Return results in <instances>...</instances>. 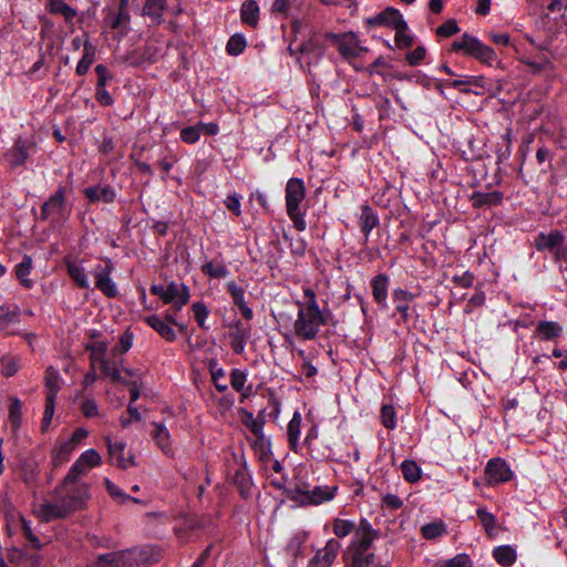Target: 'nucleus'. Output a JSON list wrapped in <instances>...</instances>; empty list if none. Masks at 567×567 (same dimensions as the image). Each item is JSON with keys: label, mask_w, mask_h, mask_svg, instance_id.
I'll return each mask as SVG.
<instances>
[{"label": "nucleus", "mask_w": 567, "mask_h": 567, "mask_svg": "<svg viewBox=\"0 0 567 567\" xmlns=\"http://www.w3.org/2000/svg\"><path fill=\"white\" fill-rule=\"evenodd\" d=\"M2 373L6 377L13 375L19 368V360L16 357L6 355L1 360Z\"/></svg>", "instance_id": "obj_60"}, {"label": "nucleus", "mask_w": 567, "mask_h": 567, "mask_svg": "<svg viewBox=\"0 0 567 567\" xmlns=\"http://www.w3.org/2000/svg\"><path fill=\"white\" fill-rule=\"evenodd\" d=\"M76 450L75 445L69 442L66 439L60 437L52 445L50 460L54 467H59L68 463Z\"/></svg>", "instance_id": "obj_15"}, {"label": "nucleus", "mask_w": 567, "mask_h": 567, "mask_svg": "<svg viewBox=\"0 0 567 567\" xmlns=\"http://www.w3.org/2000/svg\"><path fill=\"white\" fill-rule=\"evenodd\" d=\"M247 373L240 369H233L229 375L230 385L234 390H241L246 383Z\"/></svg>", "instance_id": "obj_58"}, {"label": "nucleus", "mask_w": 567, "mask_h": 567, "mask_svg": "<svg viewBox=\"0 0 567 567\" xmlns=\"http://www.w3.org/2000/svg\"><path fill=\"white\" fill-rule=\"evenodd\" d=\"M227 291L233 298L234 303L239 308L245 319L250 320L252 318V310L247 306L245 301V289L238 286L235 281H229L226 285Z\"/></svg>", "instance_id": "obj_22"}, {"label": "nucleus", "mask_w": 567, "mask_h": 567, "mask_svg": "<svg viewBox=\"0 0 567 567\" xmlns=\"http://www.w3.org/2000/svg\"><path fill=\"white\" fill-rule=\"evenodd\" d=\"M370 24L374 25H390L393 29L406 28V22L403 20L402 14L394 8H386L375 17L368 20Z\"/></svg>", "instance_id": "obj_18"}, {"label": "nucleus", "mask_w": 567, "mask_h": 567, "mask_svg": "<svg viewBox=\"0 0 567 567\" xmlns=\"http://www.w3.org/2000/svg\"><path fill=\"white\" fill-rule=\"evenodd\" d=\"M393 301L396 303V311L402 315L404 319L408 318L409 302L412 300L413 295L404 289H395L393 291Z\"/></svg>", "instance_id": "obj_37"}, {"label": "nucleus", "mask_w": 567, "mask_h": 567, "mask_svg": "<svg viewBox=\"0 0 567 567\" xmlns=\"http://www.w3.org/2000/svg\"><path fill=\"white\" fill-rule=\"evenodd\" d=\"M240 414L243 423L250 430V432L256 437L262 439L265 421L262 419L255 417L254 414L247 410H241Z\"/></svg>", "instance_id": "obj_31"}, {"label": "nucleus", "mask_w": 567, "mask_h": 567, "mask_svg": "<svg viewBox=\"0 0 567 567\" xmlns=\"http://www.w3.org/2000/svg\"><path fill=\"white\" fill-rule=\"evenodd\" d=\"M38 465L35 463H24L21 468V476L25 484L31 485L38 476Z\"/></svg>", "instance_id": "obj_55"}, {"label": "nucleus", "mask_w": 567, "mask_h": 567, "mask_svg": "<svg viewBox=\"0 0 567 567\" xmlns=\"http://www.w3.org/2000/svg\"><path fill=\"white\" fill-rule=\"evenodd\" d=\"M523 63L528 66L529 71L533 73H540L544 71L551 70L553 63L548 55L540 54L534 58H526L523 60Z\"/></svg>", "instance_id": "obj_33"}, {"label": "nucleus", "mask_w": 567, "mask_h": 567, "mask_svg": "<svg viewBox=\"0 0 567 567\" xmlns=\"http://www.w3.org/2000/svg\"><path fill=\"white\" fill-rule=\"evenodd\" d=\"M35 150V144L22 137H18L11 150V164L12 166H22L27 162L31 152Z\"/></svg>", "instance_id": "obj_19"}, {"label": "nucleus", "mask_w": 567, "mask_h": 567, "mask_svg": "<svg viewBox=\"0 0 567 567\" xmlns=\"http://www.w3.org/2000/svg\"><path fill=\"white\" fill-rule=\"evenodd\" d=\"M324 323L326 319L320 309H306L298 307L292 331L300 340H313L318 336L321 326Z\"/></svg>", "instance_id": "obj_4"}, {"label": "nucleus", "mask_w": 567, "mask_h": 567, "mask_svg": "<svg viewBox=\"0 0 567 567\" xmlns=\"http://www.w3.org/2000/svg\"><path fill=\"white\" fill-rule=\"evenodd\" d=\"M144 321L152 327L163 339L172 342L176 339V333L173 328L156 315L147 316Z\"/></svg>", "instance_id": "obj_25"}, {"label": "nucleus", "mask_w": 567, "mask_h": 567, "mask_svg": "<svg viewBox=\"0 0 567 567\" xmlns=\"http://www.w3.org/2000/svg\"><path fill=\"white\" fill-rule=\"evenodd\" d=\"M95 60V47L91 43L89 37L84 40V50L83 55L80 61L84 62L87 65H92Z\"/></svg>", "instance_id": "obj_63"}, {"label": "nucleus", "mask_w": 567, "mask_h": 567, "mask_svg": "<svg viewBox=\"0 0 567 567\" xmlns=\"http://www.w3.org/2000/svg\"><path fill=\"white\" fill-rule=\"evenodd\" d=\"M240 199L241 197L237 193H231L227 195L224 204L231 213H234L236 216H239L241 214Z\"/></svg>", "instance_id": "obj_61"}, {"label": "nucleus", "mask_w": 567, "mask_h": 567, "mask_svg": "<svg viewBox=\"0 0 567 567\" xmlns=\"http://www.w3.org/2000/svg\"><path fill=\"white\" fill-rule=\"evenodd\" d=\"M109 453L116 464L122 468H127L133 464V456H125V444L121 442H112L110 437L106 439Z\"/></svg>", "instance_id": "obj_24"}, {"label": "nucleus", "mask_w": 567, "mask_h": 567, "mask_svg": "<svg viewBox=\"0 0 567 567\" xmlns=\"http://www.w3.org/2000/svg\"><path fill=\"white\" fill-rule=\"evenodd\" d=\"M47 10L52 14H61L68 22H71L76 16V10L63 0H49L47 2Z\"/></svg>", "instance_id": "obj_29"}, {"label": "nucleus", "mask_w": 567, "mask_h": 567, "mask_svg": "<svg viewBox=\"0 0 567 567\" xmlns=\"http://www.w3.org/2000/svg\"><path fill=\"white\" fill-rule=\"evenodd\" d=\"M426 50L424 47H416L413 51L409 52L406 60L411 65H417L425 58Z\"/></svg>", "instance_id": "obj_64"}, {"label": "nucleus", "mask_w": 567, "mask_h": 567, "mask_svg": "<svg viewBox=\"0 0 567 567\" xmlns=\"http://www.w3.org/2000/svg\"><path fill=\"white\" fill-rule=\"evenodd\" d=\"M89 497V487L85 483L74 480L66 484V476L55 489V501L40 504L35 513L40 519L50 522L63 518L81 509Z\"/></svg>", "instance_id": "obj_1"}, {"label": "nucleus", "mask_w": 567, "mask_h": 567, "mask_svg": "<svg viewBox=\"0 0 567 567\" xmlns=\"http://www.w3.org/2000/svg\"><path fill=\"white\" fill-rule=\"evenodd\" d=\"M200 134L202 132L198 124L195 126H187L181 131V140L187 144H194L199 140Z\"/></svg>", "instance_id": "obj_54"}, {"label": "nucleus", "mask_w": 567, "mask_h": 567, "mask_svg": "<svg viewBox=\"0 0 567 567\" xmlns=\"http://www.w3.org/2000/svg\"><path fill=\"white\" fill-rule=\"evenodd\" d=\"M150 291L164 303L172 305L176 311H179L190 299L189 288L177 281H171L167 286L152 285Z\"/></svg>", "instance_id": "obj_5"}, {"label": "nucleus", "mask_w": 567, "mask_h": 567, "mask_svg": "<svg viewBox=\"0 0 567 567\" xmlns=\"http://www.w3.org/2000/svg\"><path fill=\"white\" fill-rule=\"evenodd\" d=\"M66 268L70 277L73 281L82 289H90V281L86 275V270L82 262L75 260H66Z\"/></svg>", "instance_id": "obj_26"}, {"label": "nucleus", "mask_w": 567, "mask_h": 567, "mask_svg": "<svg viewBox=\"0 0 567 567\" xmlns=\"http://www.w3.org/2000/svg\"><path fill=\"white\" fill-rule=\"evenodd\" d=\"M128 2L127 0H121L117 12L115 17L111 21V27L113 29H120L126 31L130 24V13L127 10Z\"/></svg>", "instance_id": "obj_34"}, {"label": "nucleus", "mask_w": 567, "mask_h": 567, "mask_svg": "<svg viewBox=\"0 0 567 567\" xmlns=\"http://www.w3.org/2000/svg\"><path fill=\"white\" fill-rule=\"evenodd\" d=\"M340 549V542L336 538H330L327 540L324 547L318 549L315 556L310 559L309 567H331Z\"/></svg>", "instance_id": "obj_13"}, {"label": "nucleus", "mask_w": 567, "mask_h": 567, "mask_svg": "<svg viewBox=\"0 0 567 567\" xmlns=\"http://www.w3.org/2000/svg\"><path fill=\"white\" fill-rule=\"evenodd\" d=\"M71 214V207L65 202V188L60 186L56 192L43 203L41 215L44 219L65 220Z\"/></svg>", "instance_id": "obj_6"}, {"label": "nucleus", "mask_w": 567, "mask_h": 567, "mask_svg": "<svg viewBox=\"0 0 567 567\" xmlns=\"http://www.w3.org/2000/svg\"><path fill=\"white\" fill-rule=\"evenodd\" d=\"M485 476L488 485H496L509 481L513 472L505 460L495 457L487 462Z\"/></svg>", "instance_id": "obj_11"}, {"label": "nucleus", "mask_w": 567, "mask_h": 567, "mask_svg": "<svg viewBox=\"0 0 567 567\" xmlns=\"http://www.w3.org/2000/svg\"><path fill=\"white\" fill-rule=\"evenodd\" d=\"M374 560V554H352L347 567H369Z\"/></svg>", "instance_id": "obj_56"}, {"label": "nucleus", "mask_w": 567, "mask_h": 567, "mask_svg": "<svg viewBox=\"0 0 567 567\" xmlns=\"http://www.w3.org/2000/svg\"><path fill=\"white\" fill-rule=\"evenodd\" d=\"M246 48V40L243 35L235 34L230 37L226 44V51L230 55H239Z\"/></svg>", "instance_id": "obj_51"}, {"label": "nucleus", "mask_w": 567, "mask_h": 567, "mask_svg": "<svg viewBox=\"0 0 567 567\" xmlns=\"http://www.w3.org/2000/svg\"><path fill=\"white\" fill-rule=\"evenodd\" d=\"M328 38L337 44L340 54L347 60L359 58L362 53L368 51L365 47L361 45L358 35L353 32L341 34L330 33Z\"/></svg>", "instance_id": "obj_7"}, {"label": "nucleus", "mask_w": 567, "mask_h": 567, "mask_svg": "<svg viewBox=\"0 0 567 567\" xmlns=\"http://www.w3.org/2000/svg\"><path fill=\"white\" fill-rule=\"evenodd\" d=\"M303 296L306 298V302H298V307L306 308V309H320L316 292L311 288H305L303 289Z\"/></svg>", "instance_id": "obj_62"}, {"label": "nucleus", "mask_w": 567, "mask_h": 567, "mask_svg": "<svg viewBox=\"0 0 567 567\" xmlns=\"http://www.w3.org/2000/svg\"><path fill=\"white\" fill-rule=\"evenodd\" d=\"M203 274L212 278H226L229 275L228 268L224 264H214L213 261H206L202 266Z\"/></svg>", "instance_id": "obj_46"}, {"label": "nucleus", "mask_w": 567, "mask_h": 567, "mask_svg": "<svg viewBox=\"0 0 567 567\" xmlns=\"http://www.w3.org/2000/svg\"><path fill=\"white\" fill-rule=\"evenodd\" d=\"M460 31L457 22L454 19H450L436 29L439 37H451Z\"/></svg>", "instance_id": "obj_59"}, {"label": "nucleus", "mask_w": 567, "mask_h": 567, "mask_svg": "<svg viewBox=\"0 0 567 567\" xmlns=\"http://www.w3.org/2000/svg\"><path fill=\"white\" fill-rule=\"evenodd\" d=\"M133 553L126 550L102 555L91 567H133Z\"/></svg>", "instance_id": "obj_16"}, {"label": "nucleus", "mask_w": 567, "mask_h": 567, "mask_svg": "<svg viewBox=\"0 0 567 567\" xmlns=\"http://www.w3.org/2000/svg\"><path fill=\"white\" fill-rule=\"evenodd\" d=\"M452 51L462 53L463 55L470 58H474L481 63L489 66L498 62L497 54L493 48L486 45L480 39L467 33H464L461 38L452 43Z\"/></svg>", "instance_id": "obj_3"}, {"label": "nucleus", "mask_w": 567, "mask_h": 567, "mask_svg": "<svg viewBox=\"0 0 567 567\" xmlns=\"http://www.w3.org/2000/svg\"><path fill=\"white\" fill-rule=\"evenodd\" d=\"M301 413L299 411H295L292 419L288 423L287 427V437L291 450L295 452L298 451L299 447V439L301 434Z\"/></svg>", "instance_id": "obj_27"}, {"label": "nucleus", "mask_w": 567, "mask_h": 567, "mask_svg": "<svg viewBox=\"0 0 567 567\" xmlns=\"http://www.w3.org/2000/svg\"><path fill=\"white\" fill-rule=\"evenodd\" d=\"M564 240L565 236L560 230H551L547 234L539 233L534 240V245L538 251L548 250L559 257Z\"/></svg>", "instance_id": "obj_14"}, {"label": "nucleus", "mask_w": 567, "mask_h": 567, "mask_svg": "<svg viewBox=\"0 0 567 567\" xmlns=\"http://www.w3.org/2000/svg\"><path fill=\"white\" fill-rule=\"evenodd\" d=\"M166 8V0H146L143 12L152 18L155 22L159 23L163 18V12Z\"/></svg>", "instance_id": "obj_36"}, {"label": "nucleus", "mask_w": 567, "mask_h": 567, "mask_svg": "<svg viewBox=\"0 0 567 567\" xmlns=\"http://www.w3.org/2000/svg\"><path fill=\"white\" fill-rule=\"evenodd\" d=\"M337 492L336 486H311L310 491L301 493L305 495L302 498L303 505H320L324 502L331 501Z\"/></svg>", "instance_id": "obj_17"}, {"label": "nucleus", "mask_w": 567, "mask_h": 567, "mask_svg": "<svg viewBox=\"0 0 567 567\" xmlns=\"http://www.w3.org/2000/svg\"><path fill=\"white\" fill-rule=\"evenodd\" d=\"M32 269V258L24 255L22 260L16 266V277L20 284L25 288H31L33 282L29 279Z\"/></svg>", "instance_id": "obj_30"}, {"label": "nucleus", "mask_w": 567, "mask_h": 567, "mask_svg": "<svg viewBox=\"0 0 567 567\" xmlns=\"http://www.w3.org/2000/svg\"><path fill=\"white\" fill-rule=\"evenodd\" d=\"M495 560L503 566H511L516 560V551L511 546H498L493 551Z\"/></svg>", "instance_id": "obj_42"}, {"label": "nucleus", "mask_w": 567, "mask_h": 567, "mask_svg": "<svg viewBox=\"0 0 567 567\" xmlns=\"http://www.w3.org/2000/svg\"><path fill=\"white\" fill-rule=\"evenodd\" d=\"M389 277L384 274L377 275L371 280L373 299L382 308H386Z\"/></svg>", "instance_id": "obj_21"}, {"label": "nucleus", "mask_w": 567, "mask_h": 567, "mask_svg": "<svg viewBox=\"0 0 567 567\" xmlns=\"http://www.w3.org/2000/svg\"><path fill=\"white\" fill-rule=\"evenodd\" d=\"M306 197V187L302 179L292 177L287 182L285 189L286 210H301L300 205Z\"/></svg>", "instance_id": "obj_12"}, {"label": "nucleus", "mask_w": 567, "mask_h": 567, "mask_svg": "<svg viewBox=\"0 0 567 567\" xmlns=\"http://www.w3.org/2000/svg\"><path fill=\"white\" fill-rule=\"evenodd\" d=\"M44 381L49 390H59L61 388V379L59 372L52 367L47 369Z\"/></svg>", "instance_id": "obj_57"}, {"label": "nucleus", "mask_w": 567, "mask_h": 567, "mask_svg": "<svg viewBox=\"0 0 567 567\" xmlns=\"http://www.w3.org/2000/svg\"><path fill=\"white\" fill-rule=\"evenodd\" d=\"M379 225V217L369 205H364L361 208L360 226L361 230L368 239L373 228Z\"/></svg>", "instance_id": "obj_28"}, {"label": "nucleus", "mask_w": 567, "mask_h": 567, "mask_svg": "<svg viewBox=\"0 0 567 567\" xmlns=\"http://www.w3.org/2000/svg\"><path fill=\"white\" fill-rule=\"evenodd\" d=\"M113 264L111 260H107L105 266L99 265L93 270V277L95 279V287L106 297H115L117 295V287L113 281L111 275L113 272Z\"/></svg>", "instance_id": "obj_10"}, {"label": "nucleus", "mask_w": 567, "mask_h": 567, "mask_svg": "<svg viewBox=\"0 0 567 567\" xmlns=\"http://www.w3.org/2000/svg\"><path fill=\"white\" fill-rule=\"evenodd\" d=\"M403 477L410 483H416L421 478L422 470L415 461L405 460L401 463Z\"/></svg>", "instance_id": "obj_43"}, {"label": "nucleus", "mask_w": 567, "mask_h": 567, "mask_svg": "<svg viewBox=\"0 0 567 567\" xmlns=\"http://www.w3.org/2000/svg\"><path fill=\"white\" fill-rule=\"evenodd\" d=\"M20 308L17 305H2L0 306V332L6 334L16 333V331H9V327L12 323L19 321Z\"/></svg>", "instance_id": "obj_20"}, {"label": "nucleus", "mask_w": 567, "mask_h": 567, "mask_svg": "<svg viewBox=\"0 0 567 567\" xmlns=\"http://www.w3.org/2000/svg\"><path fill=\"white\" fill-rule=\"evenodd\" d=\"M192 308H193L194 318H195L197 324L200 328L206 329L205 322L209 315V310L206 307V305L204 302L197 301V302L193 303Z\"/></svg>", "instance_id": "obj_53"}, {"label": "nucleus", "mask_w": 567, "mask_h": 567, "mask_svg": "<svg viewBox=\"0 0 567 567\" xmlns=\"http://www.w3.org/2000/svg\"><path fill=\"white\" fill-rule=\"evenodd\" d=\"M209 372L212 381L214 382L216 390H227V377L223 368L217 362H209Z\"/></svg>", "instance_id": "obj_45"}, {"label": "nucleus", "mask_w": 567, "mask_h": 567, "mask_svg": "<svg viewBox=\"0 0 567 567\" xmlns=\"http://www.w3.org/2000/svg\"><path fill=\"white\" fill-rule=\"evenodd\" d=\"M84 195L91 202L112 203L116 197V192L110 185H96L85 188Z\"/></svg>", "instance_id": "obj_23"}, {"label": "nucleus", "mask_w": 567, "mask_h": 567, "mask_svg": "<svg viewBox=\"0 0 567 567\" xmlns=\"http://www.w3.org/2000/svg\"><path fill=\"white\" fill-rule=\"evenodd\" d=\"M154 440L156 441L157 445L161 447V450L168 454L171 453V434L166 426L162 423H154Z\"/></svg>", "instance_id": "obj_38"}, {"label": "nucleus", "mask_w": 567, "mask_h": 567, "mask_svg": "<svg viewBox=\"0 0 567 567\" xmlns=\"http://www.w3.org/2000/svg\"><path fill=\"white\" fill-rule=\"evenodd\" d=\"M503 194L501 192L475 193L472 197L475 206H494L502 203Z\"/></svg>", "instance_id": "obj_41"}, {"label": "nucleus", "mask_w": 567, "mask_h": 567, "mask_svg": "<svg viewBox=\"0 0 567 567\" xmlns=\"http://www.w3.org/2000/svg\"><path fill=\"white\" fill-rule=\"evenodd\" d=\"M381 422L383 426L389 430L396 427V414L392 404H383L381 409Z\"/></svg>", "instance_id": "obj_50"}, {"label": "nucleus", "mask_w": 567, "mask_h": 567, "mask_svg": "<svg viewBox=\"0 0 567 567\" xmlns=\"http://www.w3.org/2000/svg\"><path fill=\"white\" fill-rule=\"evenodd\" d=\"M93 368H99L106 375L114 380L121 381L122 384L131 388L130 390H140L145 385L144 377L142 373L125 369L118 371L111 368L109 361L105 359L107 344L103 341H96L87 347Z\"/></svg>", "instance_id": "obj_2"}, {"label": "nucleus", "mask_w": 567, "mask_h": 567, "mask_svg": "<svg viewBox=\"0 0 567 567\" xmlns=\"http://www.w3.org/2000/svg\"><path fill=\"white\" fill-rule=\"evenodd\" d=\"M537 332L545 340H553L561 334V327L555 321H540L536 328Z\"/></svg>", "instance_id": "obj_40"}, {"label": "nucleus", "mask_w": 567, "mask_h": 567, "mask_svg": "<svg viewBox=\"0 0 567 567\" xmlns=\"http://www.w3.org/2000/svg\"><path fill=\"white\" fill-rule=\"evenodd\" d=\"M378 534L367 519L360 522L359 527L351 542V549L354 554H369L368 549L372 546Z\"/></svg>", "instance_id": "obj_9"}, {"label": "nucleus", "mask_w": 567, "mask_h": 567, "mask_svg": "<svg viewBox=\"0 0 567 567\" xmlns=\"http://www.w3.org/2000/svg\"><path fill=\"white\" fill-rule=\"evenodd\" d=\"M331 525L332 532L338 538H344L357 529L354 520L339 517L332 519Z\"/></svg>", "instance_id": "obj_39"}, {"label": "nucleus", "mask_w": 567, "mask_h": 567, "mask_svg": "<svg viewBox=\"0 0 567 567\" xmlns=\"http://www.w3.org/2000/svg\"><path fill=\"white\" fill-rule=\"evenodd\" d=\"M432 567H472V560L466 554H458L451 559L437 561Z\"/></svg>", "instance_id": "obj_49"}, {"label": "nucleus", "mask_w": 567, "mask_h": 567, "mask_svg": "<svg viewBox=\"0 0 567 567\" xmlns=\"http://www.w3.org/2000/svg\"><path fill=\"white\" fill-rule=\"evenodd\" d=\"M248 337L249 329L238 324L237 332L231 334V347L236 353H241L244 351Z\"/></svg>", "instance_id": "obj_48"}, {"label": "nucleus", "mask_w": 567, "mask_h": 567, "mask_svg": "<svg viewBox=\"0 0 567 567\" xmlns=\"http://www.w3.org/2000/svg\"><path fill=\"white\" fill-rule=\"evenodd\" d=\"M421 533L425 539H435L446 534V525L442 520H435L422 526Z\"/></svg>", "instance_id": "obj_44"}, {"label": "nucleus", "mask_w": 567, "mask_h": 567, "mask_svg": "<svg viewBox=\"0 0 567 567\" xmlns=\"http://www.w3.org/2000/svg\"><path fill=\"white\" fill-rule=\"evenodd\" d=\"M477 516L487 534L492 535L496 528V517L485 508H477Z\"/></svg>", "instance_id": "obj_52"}, {"label": "nucleus", "mask_w": 567, "mask_h": 567, "mask_svg": "<svg viewBox=\"0 0 567 567\" xmlns=\"http://www.w3.org/2000/svg\"><path fill=\"white\" fill-rule=\"evenodd\" d=\"M101 462V455L96 450L89 449L84 451L70 467L66 474V484L86 474L91 468L99 466Z\"/></svg>", "instance_id": "obj_8"}, {"label": "nucleus", "mask_w": 567, "mask_h": 567, "mask_svg": "<svg viewBox=\"0 0 567 567\" xmlns=\"http://www.w3.org/2000/svg\"><path fill=\"white\" fill-rule=\"evenodd\" d=\"M105 488L111 495V497L118 504H125L127 502L142 503L141 499L135 498L123 492L117 485H115L111 480L104 478Z\"/></svg>", "instance_id": "obj_35"}, {"label": "nucleus", "mask_w": 567, "mask_h": 567, "mask_svg": "<svg viewBox=\"0 0 567 567\" xmlns=\"http://www.w3.org/2000/svg\"><path fill=\"white\" fill-rule=\"evenodd\" d=\"M54 409H55V398H54V394H50L47 398L45 409H44L43 417L41 421V431L43 433L48 432L51 426L53 415H54Z\"/></svg>", "instance_id": "obj_47"}, {"label": "nucleus", "mask_w": 567, "mask_h": 567, "mask_svg": "<svg viewBox=\"0 0 567 567\" xmlns=\"http://www.w3.org/2000/svg\"><path fill=\"white\" fill-rule=\"evenodd\" d=\"M241 21L249 25H256L259 19V7L255 0H247L241 4Z\"/></svg>", "instance_id": "obj_32"}]
</instances>
